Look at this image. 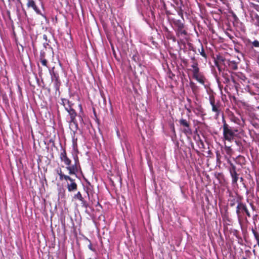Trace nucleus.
Wrapping results in <instances>:
<instances>
[{
	"mask_svg": "<svg viewBox=\"0 0 259 259\" xmlns=\"http://www.w3.org/2000/svg\"><path fill=\"white\" fill-rule=\"evenodd\" d=\"M60 158L61 160L67 166L66 168L68 170L69 175H76L78 171L81 170L79 161L77 155L73 156L74 164L71 166L70 165L71 161L67 157L64 148L62 149V151L60 154Z\"/></svg>",
	"mask_w": 259,
	"mask_h": 259,
	"instance_id": "f257e3e1",
	"label": "nucleus"
},
{
	"mask_svg": "<svg viewBox=\"0 0 259 259\" xmlns=\"http://www.w3.org/2000/svg\"><path fill=\"white\" fill-rule=\"evenodd\" d=\"M223 128L224 139L229 142L233 141L235 136V133L238 132V130H233L226 122L224 123Z\"/></svg>",
	"mask_w": 259,
	"mask_h": 259,
	"instance_id": "f03ea898",
	"label": "nucleus"
},
{
	"mask_svg": "<svg viewBox=\"0 0 259 259\" xmlns=\"http://www.w3.org/2000/svg\"><path fill=\"white\" fill-rule=\"evenodd\" d=\"M173 23L176 27L175 31L177 36L187 35V32L185 29L184 24L180 20H174Z\"/></svg>",
	"mask_w": 259,
	"mask_h": 259,
	"instance_id": "7ed1b4c3",
	"label": "nucleus"
},
{
	"mask_svg": "<svg viewBox=\"0 0 259 259\" xmlns=\"http://www.w3.org/2000/svg\"><path fill=\"white\" fill-rule=\"evenodd\" d=\"M244 212L248 217L250 218L251 217L250 213L246 205L243 203L238 202L236 206V214L239 220H240L242 218V214Z\"/></svg>",
	"mask_w": 259,
	"mask_h": 259,
	"instance_id": "20e7f679",
	"label": "nucleus"
},
{
	"mask_svg": "<svg viewBox=\"0 0 259 259\" xmlns=\"http://www.w3.org/2000/svg\"><path fill=\"white\" fill-rule=\"evenodd\" d=\"M54 68L49 69L50 74L51 77L52 81L54 83V88L56 91L59 92L60 86L61 85V81L59 79V76L58 73L55 72L54 70Z\"/></svg>",
	"mask_w": 259,
	"mask_h": 259,
	"instance_id": "39448f33",
	"label": "nucleus"
},
{
	"mask_svg": "<svg viewBox=\"0 0 259 259\" xmlns=\"http://www.w3.org/2000/svg\"><path fill=\"white\" fill-rule=\"evenodd\" d=\"M209 100L212 107V111L215 113L217 116H218L221 111L219 102H215L214 97L213 96H209Z\"/></svg>",
	"mask_w": 259,
	"mask_h": 259,
	"instance_id": "423d86ee",
	"label": "nucleus"
},
{
	"mask_svg": "<svg viewBox=\"0 0 259 259\" xmlns=\"http://www.w3.org/2000/svg\"><path fill=\"white\" fill-rule=\"evenodd\" d=\"M69 110L67 111L70 117V125L74 124L75 130L78 127L77 123L76 120V113L73 108H69Z\"/></svg>",
	"mask_w": 259,
	"mask_h": 259,
	"instance_id": "0eeeda50",
	"label": "nucleus"
},
{
	"mask_svg": "<svg viewBox=\"0 0 259 259\" xmlns=\"http://www.w3.org/2000/svg\"><path fill=\"white\" fill-rule=\"evenodd\" d=\"M231 165L232 167L230 169V172L232 179V183L236 184L238 180V176L236 171V167L233 164Z\"/></svg>",
	"mask_w": 259,
	"mask_h": 259,
	"instance_id": "6e6552de",
	"label": "nucleus"
},
{
	"mask_svg": "<svg viewBox=\"0 0 259 259\" xmlns=\"http://www.w3.org/2000/svg\"><path fill=\"white\" fill-rule=\"evenodd\" d=\"M73 198L74 199L79 200L80 201H81V204L82 207L84 208L88 207L89 204L88 202L85 201L80 192H78L76 194H75Z\"/></svg>",
	"mask_w": 259,
	"mask_h": 259,
	"instance_id": "1a4fd4ad",
	"label": "nucleus"
},
{
	"mask_svg": "<svg viewBox=\"0 0 259 259\" xmlns=\"http://www.w3.org/2000/svg\"><path fill=\"white\" fill-rule=\"evenodd\" d=\"M27 7L28 8H32L38 15H42L40 12L39 9L37 8L35 2L34 0H27Z\"/></svg>",
	"mask_w": 259,
	"mask_h": 259,
	"instance_id": "9d476101",
	"label": "nucleus"
},
{
	"mask_svg": "<svg viewBox=\"0 0 259 259\" xmlns=\"http://www.w3.org/2000/svg\"><path fill=\"white\" fill-rule=\"evenodd\" d=\"M67 188L69 192H74L77 190V186L76 183H68Z\"/></svg>",
	"mask_w": 259,
	"mask_h": 259,
	"instance_id": "9b49d317",
	"label": "nucleus"
},
{
	"mask_svg": "<svg viewBox=\"0 0 259 259\" xmlns=\"http://www.w3.org/2000/svg\"><path fill=\"white\" fill-rule=\"evenodd\" d=\"M193 77L200 83H201V84L204 83V77L200 73L194 76Z\"/></svg>",
	"mask_w": 259,
	"mask_h": 259,
	"instance_id": "f8f14e48",
	"label": "nucleus"
},
{
	"mask_svg": "<svg viewBox=\"0 0 259 259\" xmlns=\"http://www.w3.org/2000/svg\"><path fill=\"white\" fill-rule=\"evenodd\" d=\"M57 173L59 176V179L60 181H62L63 180H66V178H67V175H65L63 174L62 170L61 168H58L56 170Z\"/></svg>",
	"mask_w": 259,
	"mask_h": 259,
	"instance_id": "ddd939ff",
	"label": "nucleus"
},
{
	"mask_svg": "<svg viewBox=\"0 0 259 259\" xmlns=\"http://www.w3.org/2000/svg\"><path fill=\"white\" fill-rule=\"evenodd\" d=\"M224 149H225L226 153L228 155H232V154H233V150L231 148L230 146H227L226 145V144L225 143Z\"/></svg>",
	"mask_w": 259,
	"mask_h": 259,
	"instance_id": "4468645a",
	"label": "nucleus"
},
{
	"mask_svg": "<svg viewBox=\"0 0 259 259\" xmlns=\"http://www.w3.org/2000/svg\"><path fill=\"white\" fill-rule=\"evenodd\" d=\"M231 120H232V121H233L235 123H237V124H238L239 125H242L243 124V121L242 120H241L239 118H236L235 117H233L231 118Z\"/></svg>",
	"mask_w": 259,
	"mask_h": 259,
	"instance_id": "2eb2a0df",
	"label": "nucleus"
},
{
	"mask_svg": "<svg viewBox=\"0 0 259 259\" xmlns=\"http://www.w3.org/2000/svg\"><path fill=\"white\" fill-rule=\"evenodd\" d=\"M179 123L181 125L185 126V127L187 126H189V123L186 119H181L179 121Z\"/></svg>",
	"mask_w": 259,
	"mask_h": 259,
	"instance_id": "dca6fc26",
	"label": "nucleus"
},
{
	"mask_svg": "<svg viewBox=\"0 0 259 259\" xmlns=\"http://www.w3.org/2000/svg\"><path fill=\"white\" fill-rule=\"evenodd\" d=\"M201 48L200 50H199V52L202 57H203L205 58H206L207 55H206V53L204 52V50L203 46L202 45H201Z\"/></svg>",
	"mask_w": 259,
	"mask_h": 259,
	"instance_id": "f3484780",
	"label": "nucleus"
},
{
	"mask_svg": "<svg viewBox=\"0 0 259 259\" xmlns=\"http://www.w3.org/2000/svg\"><path fill=\"white\" fill-rule=\"evenodd\" d=\"M61 101H62L61 104L63 105L64 107L65 106H66L67 104H70L69 101L66 99H63V98L61 99Z\"/></svg>",
	"mask_w": 259,
	"mask_h": 259,
	"instance_id": "a211bd4d",
	"label": "nucleus"
},
{
	"mask_svg": "<svg viewBox=\"0 0 259 259\" xmlns=\"http://www.w3.org/2000/svg\"><path fill=\"white\" fill-rule=\"evenodd\" d=\"M183 132L186 134H191L192 133L190 126L186 127V128L184 129Z\"/></svg>",
	"mask_w": 259,
	"mask_h": 259,
	"instance_id": "6ab92c4d",
	"label": "nucleus"
},
{
	"mask_svg": "<svg viewBox=\"0 0 259 259\" xmlns=\"http://www.w3.org/2000/svg\"><path fill=\"white\" fill-rule=\"evenodd\" d=\"M40 62L42 65L48 67V66H47L48 61L46 59H45V58H42V57H41V58H40Z\"/></svg>",
	"mask_w": 259,
	"mask_h": 259,
	"instance_id": "aec40b11",
	"label": "nucleus"
},
{
	"mask_svg": "<svg viewBox=\"0 0 259 259\" xmlns=\"http://www.w3.org/2000/svg\"><path fill=\"white\" fill-rule=\"evenodd\" d=\"M192 72H193V76H195V75H196L197 74H200V73H199V69L198 67H197L196 68L193 69Z\"/></svg>",
	"mask_w": 259,
	"mask_h": 259,
	"instance_id": "412c9836",
	"label": "nucleus"
},
{
	"mask_svg": "<svg viewBox=\"0 0 259 259\" xmlns=\"http://www.w3.org/2000/svg\"><path fill=\"white\" fill-rule=\"evenodd\" d=\"M252 45L254 47H259V41L257 40H255L252 42Z\"/></svg>",
	"mask_w": 259,
	"mask_h": 259,
	"instance_id": "4be33fe9",
	"label": "nucleus"
},
{
	"mask_svg": "<svg viewBox=\"0 0 259 259\" xmlns=\"http://www.w3.org/2000/svg\"><path fill=\"white\" fill-rule=\"evenodd\" d=\"M252 231L256 240H257V239H259V235L258 233L253 229H252Z\"/></svg>",
	"mask_w": 259,
	"mask_h": 259,
	"instance_id": "5701e85b",
	"label": "nucleus"
},
{
	"mask_svg": "<svg viewBox=\"0 0 259 259\" xmlns=\"http://www.w3.org/2000/svg\"><path fill=\"white\" fill-rule=\"evenodd\" d=\"M191 67L194 69L198 67V63L197 62H194L192 63V64L191 65Z\"/></svg>",
	"mask_w": 259,
	"mask_h": 259,
	"instance_id": "b1692460",
	"label": "nucleus"
},
{
	"mask_svg": "<svg viewBox=\"0 0 259 259\" xmlns=\"http://www.w3.org/2000/svg\"><path fill=\"white\" fill-rule=\"evenodd\" d=\"M66 180L69 181L70 183H75V180L68 176H67V178H66Z\"/></svg>",
	"mask_w": 259,
	"mask_h": 259,
	"instance_id": "393cba45",
	"label": "nucleus"
},
{
	"mask_svg": "<svg viewBox=\"0 0 259 259\" xmlns=\"http://www.w3.org/2000/svg\"><path fill=\"white\" fill-rule=\"evenodd\" d=\"M69 108H72L71 107V105L70 103L69 104H67L66 106H65V109L67 111L69 110Z\"/></svg>",
	"mask_w": 259,
	"mask_h": 259,
	"instance_id": "a878e982",
	"label": "nucleus"
},
{
	"mask_svg": "<svg viewBox=\"0 0 259 259\" xmlns=\"http://www.w3.org/2000/svg\"><path fill=\"white\" fill-rule=\"evenodd\" d=\"M88 247H89V248L90 250H92V251H95V249L94 248H93V247H92V243H91V242L90 243V244L88 245Z\"/></svg>",
	"mask_w": 259,
	"mask_h": 259,
	"instance_id": "bb28decb",
	"label": "nucleus"
},
{
	"mask_svg": "<svg viewBox=\"0 0 259 259\" xmlns=\"http://www.w3.org/2000/svg\"><path fill=\"white\" fill-rule=\"evenodd\" d=\"M214 63H215V66L217 67V68L219 70V71H221L220 66L218 63V62L217 61H215Z\"/></svg>",
	"mask_w": 259,
	"mask_h": 259,
	"instance_id": "cd10ccee",
	"label": "nucleus"
},
{
	"mask_svg": "<svg viewBox=\"0 0 259 259\" xmlns=\"http://www.w3.org/2000/svg\"><path fill=\"white\" fill-rule=\"evenodd\" d=\"M230 206H233L235 205V201H232L231 202H230Z\"/></svg>",
	"mask_w": 259,
	"mask_h": 259,
	"instance_id": "c85d7f7f",
	"label": "nucleus"
},
{
	"mask_svg": "<svg viewBox=\"0 0 259 259\" xmlns=\"http://www.w3.org/2000/svg\"><path fill=\"white\" fill-rule=\"evenodd\" d=\"M191 60H192V62H197V61L196 60V59H195L194 57H193V58H191Z\"/></svg>",
	"mask_w": 259,
	"mask_h": 259,
	"instance_id": "c756f323",
	"label": "nucleus"
},
{
	"mask_svg": "<svg viewBox=\"0 0 259 259\" xmlns=\"http://www.w3.org/2000/svg\"><path fill=\"white\" fill-rule=\"evenodd\" d=\"M255 9L259 12V6L258 5H256L255 7Z\"/></svg>",
	"mask_w": 259,
	"mask_h": 259,
	"instance_id": "7c9ffc66",
	"label": "nucleus"
},
{
	"mask_svg": "<svg viewBox=\"0 0 259 259\" xmlns=\"http://www.w3.org/2000/svg\"><path fill=\"white\" fill-rule=\"evenodd\" d=\"M86 192H87V195H88V196L89 199H90V195H89V192H88V190H86Z\"/></svg>",
	"mask_w": 259,
	"mask_h": 259,
	"instance_id": "2f4dec72",
	"label": "nucleus"
},
{
	"mask_svg": "<svg viewBox=\"0 0 259 259\" xmlns=\"http://www.w3.org/2000/svg\"><path fill=\"white\" fill-rule=\"evenodd\" d=\"M47 35H45H45H43V38H44L45 39H47Z\"/></svg>",
	"mask_w": 259,
	"mask_h": 259,
	"instance_id": "473e14b6",
	"label": "nucleus"
},
{
	"mask_svg": "<svg viewBox=\"0 0 259 259\" xmlns=\"http://www.w3.org/2000/svg\"><path fill=\"white\" fill-rule=\"evenodd\" d=\"M235 142H236L237 145H239V142H237V141H235Z\"/></svg>",
	"mask_w": 259,
	"mask_h": 259,
	"instance_id": "72a5a7b5",
	"label": "nucleus"
},
{
	"mask_svg": "<svg viewBox=\"0 0 259 259\" xmlns=\"http://www.w3.org/2000/svg\"><path fill=\"white\" fill-rule=\"evenodd\" d=\"M187 111H188L189 113L191 112V110L189 109H187Z\"/></svg>",
	"mask_w": 259,
	"mask_h": 259,
	"instance_id": "f704fd0d",
	"label": "nucleus"
},
{
	"mask_svg": "<svg viewBox=\"0 0 259 259\" xmlns=\"http://www.w3.org/2000/svg\"><path fill=\"white\" fill-rule=\"evenodd\" d=\"M256 241H257V244L259 246V239H257V240H256Z\"/></svg>",
	"mask_w": 259,
	"mask_h": 259,
	"instance_id": "c9c22d12",
	"label": "nucleus"
},
{
	"mask_svg": "<svg viewBox=\"0 0 259 259\" xmlns=\"http://www.w3.org/2000/svg\"><path fill=\"white\" fill-rule=\"evenodd\" d=\"M250 205L251 206L252 208L253 209V205L251 203H250Z\"/></svg>",
	"mask_w": 259,
	"mask_h": 259,
	"instance_id": "e433bc0d",
	"label": "nucleus"
},
{
	"mask_svg": "<svg viewBox=\"0 0 259 259\" xmlns=\"http://www.w3.org/2000/svg\"><path fill=\"white\" fill-rule=\"evenodd\" d=\"M172 39H173V41H176V39H175V37H174Z\"/></svg>",
	"mask_w": 259,
	"mask_h": 259,
	"instance_id": "4c0bfd02",
	"label": "nucleus"
},
{
	"mask_svg": "<svg viewBox=\"0 0 259 259\" xmlns=\"http://www.w3.org/2000/svg\"><path fill=\"white\" fill-rule=\"evenodd\" d=\"M220 60H221V61H224V60H223V58L220 59Z\"/></svg>",
	"mask_w": 259,
	"mask_h": 259,
	"instance_id": "58836bf2",
	"label": "nucleus"
},
{
	"mask_svg": "<svg viewBox=\"0 0 259 259\" xmlns=\"http://www.w3.org/2000/svg\"><path fill=\"white\" fill-rule=\"evenodd\" d=\"M187 100H188V101H189V102H190V99H187Z\"/></svg>",
	"mask_w": 259,
	"mask_h": 259,
	"instance_id": "ea45409f",
	"label": "nucleus"
},
{
	"mask_svg": "<svg viewBox=\"0 0 259 259\" xmlns=\"http://www.w3.org/2000/svg\"><path fill=\"white\" fill-rule=\"evenodd\" d=\"M242 259H247V258L244 257H243Z\"/></svg>",
	"mask_w": 259,
	"mask_h": 259,
	"instance_id": "a19ab883",
	"label": "nucleus"
},
{
	"mask_svg": "<svg viewBox=\"0 0 259 259\" xmlns=\"http://www.w3.org/2000/svg\"><path fill=\"white\" fill-rule=\"evenodd\" d=\"M258 59H259V56H258Z\"/></svg>",
	"mask_w": 259,
	"mask_h": 259,
	"instance_id": "79ce46f5",
	"label": "nucleus"
}]
</instances>
